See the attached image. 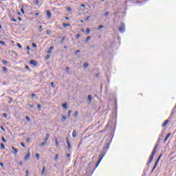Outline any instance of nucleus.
<instances>
[{
	"label": "nucleus",
	"mask_w": 176,
	"mask_h": 176,
	"mask_svg": "<svg viewBox=\"0 0 176 176\" xmlns=\"http://www.w3.org/2000/svg\"><path fill=\"white\" fill-rule=\"evenodd\" d=\"M1 149H5V144H3V143L1 144Z\"/></svg>",
	"instance_id": "72a5a7b5"
},
{
	"label": "nucleus",
	"mask_w": 176,
	"mask_h": 176,
	"mask_svg": "<svg viewBox=\"0 0 176 176\" xmlns=\"http://www.w3.org/2000/svg\"><path fill=\"white\" fill-rule=\"evenodd\" d=\"M169 122H170V120H165L164 122L162 124V126L166 127V126H167V124H168Z\"/></svg>",
	"instance_id": "0eeeda50"
},
{
	"label": "nucleus",
	"mask_w": 176,
	"mask_h": 176,
	"mask_svg": "<svg viewBox=\"0 0 176 176\" xmlns=\"http://www.w3.org/2000/svg\"><path fill=\"white\" fill-rule=\"evenodd\" d=\"M36 159H37V160H39V154L38 153H37V154H36Z\"/></svg>",
	"instance_id": "58836bf2"
},
{
	"label": "nucleus",
	"mask_w": 176,
	"mask_h": 176,
	"mask_svg": "<svg viewBox=\"0 0 176 176\" xmlns=\"http://www.w3.org/2000/svg\"><path fill=\"white\" fill-rule=\"evenodd\" d=\"M76 38H80V34H78L77 35H76Z\"/></svg>",
	"instance_id": "13d9d810"
},
{
	"label": "nucleus",
	"mask_w": 176,
	"mask_h": 176,
	"mask_svg": "<svg viewBox=\"0 0 176 176\" xmlns=\"http://www.w3.org/2000/svg\"><path fill=\"white\" fill-rule=\"evenodd\" d=\"M91 101H93V98L91 97V95L88 96V102L89 104L91 103Z\"/></svg>",
	"instance_id": "9d476101"
},
{
	"label": "nucleus",
	"mask_w": 176,
	"mask_h": 176,
	"mask_svg": "<svg viewBox=\"0 0 176 176\" xmlns=\"http://www.w3.org/2000/svg\"><path fill=\"white\" fill-rule=\"evenodd\" d=\"M71 113H72V111L71 110H69L68 113H67L68 118H69L71 116Z\"/></svg>",
	"instance_id": "bb28decb"
},
{
	"label": "nucleus",
	"mask_w": 176,
	"mask_h": 176,
	"mask_svg": "<svg viewBox=\"0 0 176 176\" xmlns=\"http://www.w3.org/2000/svg\"><path fill=\"white\" fill-rule=\"evenodd\" d=\"M72 137L73 138H75V137H76V131L74 130L73 133H72Z\"/></svg>",
	"instance_id": "a211bd4d"
},
{
	"label": "nucleus",
	"mask_w": 176,
	"mask_h": 176,
	"mask_svg": "<svg viewBox=\"0 0 176 176\" xmlns=\"http://www.w3.org/2000/svg\"><path fill=\"white\" fill-rule=\"evenodd\" d=\"M170 135H171V133H168L165 139L164 140V142H166L170 138Z\"/></svg>",
	"instance_id": "9b49d317"
},
{
	"label": "nucleus",
	"mask_w": 176,
	"mask_h": 176,
	"mask_svg": "<svg viewBox=\"0 0 176 176\" xmlns=\"http://www.w3.org/2000/svg\"><path fill=\"white\" fill-rule=\"evenodd\" d=\"M30 157H31V153L30 152H28V153L25 155V160H28V159H30Z\"/></svg>",
	"instance_id": "6e6552de"
},
{
	"label": "nucleus",
	"mask_w": 176,
	"mask_h": 176,
	"mask_svg": "<svg viewBox=\"0 0 176 176\" xmlns=\"http://www.w3.org/2000/svg\"><path fill=\"white\" fill-rule=\"evenodd\" d=\"M30 141H31V138H28L26 139V142H30Z\"/></svg>",
	"instance_id": "a18cd8bd"
},
{
	"label": "nucleus",
	"mask_w": 176,
	"mask_h": 176,
	"mask_svg": "<svg viewBox=\"0 0 176 176\" xmlns=\"http://www.w3.org/2000/svg\"><path fill=\"white\" fill-rule=\"evenodd\" d=\"M12 148V149L14 151V153H17V152H19L18 151H17V149H16L14 146H12L11 147Z\"/></svg>",
	"instance_id": "5701e85b"
},
{
	"label": "nucleus",
	"mask_w": 176,
	"mask_h": 176,
	"mask_svg": "<svg viewBox=\"0 0 176 176\" xmlns=\"http://www.w3.org/2000/svg\"><path fill=\"white\" fill-rule=\"evenodd\" d=\"M47 19H52V12L50 10H47Z\"/></svg>",
	"instance_id": "39448f33"
},
{
	"label": "nucleus",
	"mask_w": 176,
	"mask_h": 176,
	"mask_svg": "<svg viewBox=\"0 0 176 176\" xmlns=\"http://www.w3.org/2000/svg\"><path fill=\"white\" fill-rule=\"evenodd\" d=\"M16 45L18 46V47H19V49H21V47H23V46H21V45H20V43H17Z\"/></svg>",
	"instance_id": "e433bc0d"
},
{
	"label": "nucleus",
	"mask_w": 176,
	"mask_h": 176,
	"mask_svg": "<svg viewBox=\"0 0 176 176\" xmlns=\"http://www.w3.org/2000/svg\"><path fill=\"white\" fill-rule=\"evenodd\" d=\"M32 97H35V94H32Z\"/></svg>",
	"instance_id": "774afa93"
},
{
	"label": "nucleus",
	"mask_w": 176,
	"mask_h": 176,
	"mask_svg": "<svg viewBox=\"0 0 176 176\" xmlns=\"http://www.w3.org/2000/svg\"><path fill=\"white\" fill-rule=\"evenodd\" d=\"M41 107H42V106H41V104H38V105H37V108H38V109H40V108H41Z\"/></svg>",
	"instance_id": "5fc2aeb1"
},
{
	"label": "nucleus",
	"mask_w": 176,
	"mask_h": 176,
	"mask_svg": "<svg viewBox=\"0 0 176 176\" xmlns=\"http://www.w3.org/2000/svg\"><path fill=\"white\" fill-rule=\"evenodd\" d=\"M83 67H84V68L88 67H89V63H85Z\"/></svg>",
	"instance_id": "cd10ccee"
},
{
	"label": "nucleus",
	"mask_w": 176,
	"mask_h": 176,
	"mask_svg": "<svg viewBox=\"0 0 176 176\" xmlns=\"http://www.w3.org/2000/svg\"><path fill=\"white\" fill-rule=\"evenodd\" d=\"M32 45L33 47H36V45L35 43H33Z\"/></svg>",
	"instance_id": "6e6d98bb"
},
{
	"label": "nucleus",
	"mask_w": 176,
	"mask_h": 176,
	"mask_svg": "<svg viewBox=\"0 0 176 176\" xmlns=\"http://www.w3.org/2000/svg\"><path fill=\"white\" fill-rule=\"evenodd\" d=\"M0 166H1V167H3V163L1 162Z\"/></svg>",
	"instance_id": "69168bd1"
},
{
	"label": "nucleus",
	"mask_w": 176,
	"mask_h": 176,
	"mask_svg": "<svg viewBox=\"0 0 176 176\" xmlns=\"http://www.w3.org/2000/svg\"><path fill=\"white\" fill-rule=\"evenodd\" d=\"M3 116L4 118H8V114H7L6 113H4L3 114Z\"/></svg>",
	"instance_id": "c03bdc74"
},
{
	"label": "nucleus",
	"mask_w": 176,
	"mask_h": 176,
	"mask_svg": "<svg viewBox=\"0 0 176 176\" xmlns=\"http://www.w3.org/2000/svg\"><path fill=\"white\" fill-rule=\"evenodd\" d=\"M157 163L158 162H155V164H154V166L153 167L151 173H153V171H155V169L156 168V167H157Z\"/></svg>",
	"instance_id": "ddd939ff"
},
{
	"label": "nucleus",
	"mask_w": 176,
	"mask_h": 176,
	"mask_svg": "<svg viewBox=\"0 0 176 176\" xmlns=\"http://www.w3.org/2000/svg\"><path fill=\"white\" fill-rule=\"evenodd\" d=\"M25 68L26 69H30V67H28V65H25Z\"/></svg>",
	"instance_id": "338daca9"
},
{
	"label": "nucleus",
	"mask_w": 176,
	"mask_h": 176,
	"mask_svg": "<svg viewBox=\"0 0 176 176\" xmlns=\"http://www.w3.org/2000/svg\"><path fill=\"white\" fill-rule=\"evenodd\" d=\"M78 53H80V50H76V51L75 52V54H78Z\"/></svg>",
	"instance_id": "8fccbe9b"
},
{
	"label": "nucleus",
	"mask_w": 176,
	"mask_h": 176,
	"mask_svg": "<svg viewBox=\"0 0 176 176\" xmlns=\"http://www.w3.org/2000/svg\"><path fill=\"white\" fill-rule=\"evenodd\" d=\"M3 72H8V68H6V67H3Z\"/></svg>",
	"instance_id": "2f4dec72"
},
{
	"label": "nucleus",
	"mask_w": 176,
	"mask_h": 176,
	"mask_svg": "<svg viewBox=\"0 0 176 176\" xmlns=\"http://www.w3.org/2000/svg\"><path fill=\"white\" fill-rule=\"evenodd\" d=\"M65 71L67 72V73H69V67H67L65 68Z\"/></svg>",
	"instance_id": "4c0bfd02"
},
{
	"label": "nucleus",
	"mask_w": 176,
	"mask_h": 176,
	"mask_svg": "<svg viewBox=\"0 0 176 176\" xmlns=\"http://www.w3.org/2000/svg\"><path fill=\"white\" fill-rule=\"evenodd\" d=\"M54 160H58V154H56Z\"/></svg>",
	"instance_id": "a878e982"
},
{
	"label": "nucleus",
	"mask_w": 176,
	"mask_h": 176,
	"mask_svg": "<svg viewBox=\"0 0 176 176\" xmlns=\"http://www.w3.org/2000/svg\"><path fill=\"white\" fill-rule=\"evenodd\" d=\"M2 63H3V64H4V65H8V61L3 60Z\"/></svg>",
	"instance_id": "7c9ffc66"
},
{
	"label": "nucleus",
	"mask_w": 176,
	"mask_h": 176,
	"mask_svg": "<svg viewBox=\"0 0 176 176\" xmlns=\"http://www.w3.org/2000/svg\"><path fill=\"white\" fill-rule=\"evenodd\" d=\"M46 32H47V35H50L52 32L50 31V30H47Z\"/></svg>",
	"instance_id": "f704fd0d"
},
{
	"label": "nucleus",
	"mask_w": 176,
	"mask_h": 176,
	"mask_svg": "<svg viewBox=\"0 0 176 176\" xmlns=\"http://www.w3.org/2000/svg\"><path fill=\"white\" fill-rule=\"evenodd\" d=\"M162 154H160L155 162L159 163V162L160 161V159H162Z\"/></svg>",
	"instance_id": "dca6fc26"
},
{
	"label": "nucleus",
	"mask_w": 176,
	"mask_h": 176,
	"mask_svg": "<svg viewBox=\"0 0 176 176\" xmlns=\"http://www.w3.org/2000/svg\"><path fill=\"white\" fill-rule=\"evenodd\" d=\"M21 13H23V14H24V9L21 8Z\"/></svg>",
	"instance_id": "4d7b16f0"
},
{
	"label": "nucleus",
	"mask_w": 176,
	"mask_h": 176,
	"mask_svg": "<svg viewBox=\"0 0 176 176\" xmlns=\"http://www.w3.org/2000/svg\"><path fill=\"white\" fill-rule=\"evenodd\" d=\"M47 53L48 54H50V53H52V51H51L50 50H49L47 52Z\"/></svg>",
	"instance_id": "bf43d9fd"
},
{
	"label": "nucleus",
	"mask_w": 176,
	"mask_h": 176,
	"mask_svg": "<svg viewBox=\"0 0 176 176\" xmlns=\"http://www.w3.org/2000/svg\"><path fill=\"white\" fill-rule=\"evenodd\" d=\"M46 60H49L50 58V55H47L45 56Z\"/></svg>",
	"instance_id": "79ce46f5"
},
{
	"label": "nucleus",
	"mask_w": 176,
	"mask_h": 176,
	"mask_svg": "<svg viewBox=\"0 0 176 176\" xmlns=\"http://www.w3.org/2000/svg\"><path fill=\"white\" fill-rule=\"evenodd\" d=\"M51 85H52V87L53 88H54V83L51 82Z\"/></svg>",
	"instance_id": "680f3d73"
},
{
	"label": "nucleus",
	"mask_w": 176,
	"mask_h": 176,
	"mask_svg": "<svg viewBox=\"0 0 176 176\" xmlns=\"http://www.w3.org/2000/svg\"><path fill=\"white\" fill-rule=\"evenodd\" d=\"M63 27H65V28H67V27H71V24H69V23H63Z\"/></svg>",
	"instance_id": "6ab92c4d"
},
{
	"label": "nucleus",
	"mask_w": 176,
	"mask_h": 176,
	"mask_svg": "<svg viewBox=\"0 0 176 176\" xmlns=\"http://www.w3.org/2000/svg\"><path fill=\"white\" fill-rule=\"evenodd\" d=\"M26 120H28V122H30V120H31V119L28 116H26Z\"/></svg>",
	"instance_id": "09e8293b"
},
{
	"label": "nucleus",
	"mask_w": 176,
	"mask_h": 176,
	"mask_svg": "<svg viewBox=\"0 0 176 176\" xmlns=\"http://www.w3.org/2000/svg\"><path fill=\"white\" fill-rule=\"evenodd\" d=\"M2 141L3 142H6V139H5L4 137H2Z\"/></svg>",
	"instance_id": "49530a36"
},
{
	"label": "nucleus",
	"mask_w": 176,
	"mask_h": 176,
	"mask_svg": "<svg viewBox=\"0 0 176 176\" xmlns=\"http://www.w3.org/2000/svg\"><path fill=\"white\" fill-rule=\"evenodd\" d=\"M157 163L158 162H155V164H154V166L153 167L151 173H153V171H155V169L156 168V167H157Z\"/></svg>",
	"instance_id": "4468645a"
},
{
	"label": "nucleus",
	"mask_w": 176,
	"mask_h": 176,
	"mask_svg": "<svg viewBox=\"0 0 176 176\" xmlns=\"http://www.w3.org/2000/svg\"><path fill=\"white\" fill-rule=\"evenodd\" d=\"M35 16H36V17H38V16H39V12L36 13V14H35Z\"/></svg>",
	"instance_id": "e2e57ef3"
},
{
	"label": "nucleus",
	"mask_w": 176,
	"mask_h": 176,
	"mask_svg": "<svg viewBox=\"0 0 176 176\" xmlns=\"http://www.w3.org/2000/svg\"><path fill=\"white\" fill-rule=\"evenodd\" d=\"M119 31L121 32V34H123L124 31H126V25H124V23H122L119 27Z\"/></svg>",
	"instance_id": "f03ea898"
},
{
	"label": "nucleus",
	"mask_w": 176,
	"mask_h": 176,
	"mask_svg": "<svg viewBox=\"0 0 176 176\" xmlns=\"http://www.w3.org/2000/svg\"><path fill=\"white\" fill-rule=\"evenodd\" d=\"M100 156H101V157L100 158L99 161L96 164L95 168H97L98 167V164H100V163H101V160H102V157H104V156H105V153H102V155H100Z\"/></svg>",
	"instance_id": "20e7f679"
},
{
	"label": "nucleus",
	"mask_w": 176,
	"mask_h": 176,
	"mask_svg": "<svg viewBox=\"0 0 176 176\" xmlns=\"http://www.w3.org/2000/svg\"><path fill=\"white\" fill-rule=\"evenodd\" d=\"M53 49H54V46H51L50 47V50H53Z\"/></svg>",
	"instance_id": "603ef678"
},
{
	"label": "nucleus",
	"mask_w": 176,
	"mask_h": 176,
	"mask_svg": "<svg viewBox=\"0 0 176 176\" xmlns=\"http://www.w3.org/2000/svg\"><path fill=\"white\" fill-rule=\"evenodd\" d=\"M45 171H46V168L43 166L41 171V175H45Z\"/></svg>",
	"instance_id": "f8f14e48"
},
{
	"label": "nucleus",
	"mask_w": 176,
	"mask_h": 176,
	"mask_svg": "<svg viewBox=\"0 0 176 176\" xmlns=\"http://www.w3.org/2000/svg\"><path fill=\"white\" fill-rule=\"evenodd\" d=\"M109 12H106L104 13V16H109Z\"/></svg>",
	"instance_id": "de8ad7c7"
},
{
	"label": "nucleus",
	"mask_w": 176,
	"mask_h": 176,
	"mask_svg": "<svg viewBox=\"0 0 176 176\" xmlns=\"http://www.w3.org/2000/svg\"><path fill=\"white\" fill-rule=\"evenodd\" d=\"M111 146V140H109L105 144L104 147V151L107 152L108 149H109V146Z\"/></svg>",
	"instance_id": "7ed1b4c3"
},
{
	"label": "nucleus",
	"mask_w": 176,
	"mask_h": 176,
	"mask_svg": "<svg viewBox=\"0 0 176 176\" xmlns=\"http://www.w3.org/2000/svg\"><path fill=\"white\" fill-rule=\"evenodd\" d=\"M66 142L67 144V148L71 149V143L69 142V140H68V138H66Z\"/></svg>",
	"instance_id": "423d86ee"
},
{
	"label": "nucleus",
	"mask_w": 176,
	"mask_h": 176,
	"mask_svg": "<svg viewBox=\"0 0 176 176\" xmlns=\"http://www.w3.org/2000/svg\"><path fill=\"white\" fill-rule=\"evenodd\" d=\"M0 129H1L3 131H5V129H3V126H1Z\"/></svg>",
	"instance_id": "052dcab7"
},
{
	"label": "nucleus",
	"mask_w": 176,
	"mask_h": 176,
	"mask_svg": "<svg viewBox=\"0 0 176 176\" xmlns=\"http://www.w3.org/2000/svg\"><path fill=\"white\" fill-rule=\"evenodd\" d=\"M30 64H31L32 65H38V62H36V61L34 60H30Z\"/></svg>",
	"instance_id": "1a4fd4ad"
},
{
	"label": "nucleus",
	"mask_w": 176,
	"mask_h": 176,
	"mask_svg": "<svg viewBox=\"0 0 176 176\" xmlns=\"http://www.w3.org/2000/svg\"><path fill=\"white\" fill-rule=\"evenodd\" d=\"M62 107L64 108V109H67V108H68V105L67 104V103H63L62 104Z\"/></svg>",
	"instance_id": "f3484780"
},
{
	"label": "nucleus",
	"mask_w": 176,
	"mask_h": 176,
	"mask_svg": "<svg viewBox=\"0 0 176 176\" xmlns=\"http://www.w3.org/2000/svg\"><path fill=\"white\" fill-rule=\"evenodd\" d=\"M67 12H71V10H72V8H71V7H67Z\"/></svg>",
	"instance_id": "c9c22d12"
},
{
	"label": "nucleus",
	"mask_w": 176,
	"mask_h": 176,
	"mask_svg": "<svg viewBox=\"0 0 176 176\" xmlns=\"http://www.w3.org/2000/svg\"><path fill=\"white\" fill-rule=\"evenodd\" d=\"M45 145H46V142H43L41 143L40 146H45Z\"/></svg>",
	"instance_id": "c85d7f7f"
},
{
	"label": "nucleus",
	"mask_w": 176,
	"mask_h": 176,
	"mask_svg": "<svg viewBox=\"0 0 176 176\" xmlns=\"http://www.w3.org/2000/svg\"><path fill=\"white\" fill-rule=\"evenodd\" d=\"M0 45L2 46H6V43H5V41H0Z\"/></svg>",
	"instance_id": "b1692460"
},
{
	"label": "nucleus",
	"mask_w": 176,
	"mask_h": 176,
	"mask_svg": "<svg viewBox=\"0 0 176 176\" xmlns=\"http://www.w3.org/2000/svg\"><path fill=\"white\" fill-rule=\"evenodd\" d=\"M64 41H65V37H63L61 41H60V43L63 44L64 43Z\"/></svg>",
	"instance_id": "473e14b6"
},
{
	"label": "nucleus",
	"mask_w": 176,
	"mask_h": 176,
	"mask_svg": "<svg viewBox=\"0 0 176 176\" xmlns=\"http://www.w3.org/2000/svg\"><path fill=\"white\" fill-rule=\"evenodd\" d=\"M156 148H157V144H156L153 151L152 152L151 155H150L149 160L147 162V164H151V163H152V160H153V157H155V153H156Z\"/></svg>",
	"instance_id": "f257e3e1"
},
{
	"label": "nucleus",
	"mask_w": 176,
	"mask_h": 176,
	"mask_svg": "<svg viewBox=\"0 0 176 176\" xmlns=\"http://www.w3.org/2000/svg\"><path fill=\"white\" fill-rule=\"evenodd\" d=\"M78 115H79V112L75 111V113H74V118H77Z\"/></svg>",
	"instance_id": "c756f323"
},
{
	"label": "nucleus",
	"mask_w": 176,
	"mask_h": 176,
	"mask_svg": "<svg viewBox=\"0 0 176 176\" xmlns=\"http://www.w3.org/2000/svg\"><path fill=\"white\" fill-rule=\"evenodd\" d=\"M80 6H81V8H86V5H85V4H81Z\"/></svg>",
	"instance_id": "864d4df0"
},
{
	"label": "nucleus",
	"mask_w": 176,
	"mask_h": 176,
	"mask_svg": "<svg viewBox=\"0 0 176 176\" xmlns=\"http://www.w3.org/2000/svg\"><path fill=\"white\" fill-rule=\"evenodd\" d=\"M90 39H91V37H90V36H88L85 40V43H87V42L90 41Z\"/></svg>",
	"instance_id": "412c9836"
},
{
	"label": "nucleus",
	"mask_w": 176,
	"mask_h": 176,
	"mask_svg": "<svg viewBox=\"0 0 176 176\" xmlns=\"http://www.w3.org/2000/svg\"><path fill=\"white\" fill-rule=\"evenodd\" d=\"M21 146H23V148H25V145L23 142L21 143Z\"/></svg>",
	"instance_id": "3c124183"
},
{
	"label": "nucleus",
	"mask_w": 176,
	"mask_h": 176,
	"mask_svg": "<svg viewBox=\"0 0 176 176\" xmlns=\"http://www.w3.org/2000/svg\"><path fill=\"white\" fill-rule=\"evenodd\" d=\"M29 172L28 170H26V176H28Z\"/></svg>",
	"instance_id": "0e129e2a"
},
{
	"label": "nucleus",
	"mask_w": 176,
	"mask_h": 176,
	"mask_svg": "<svg viewBox=\"0 0 176 176\" xmlns=\"http://www.w3.org/2000/svg\"><path fill=\"white\" fill-rule=\"evenodd\" d=\"M90 28H87V30H86V34L87 35H89L90 34Z\"/></svg>",
	"instance_id": "393cba45"
},
{
	"label": "nucleus",
	"mask_w": 176,
	"mask_h": 176,
	"mask_svg": "<svg viewBox=\"0 0 176 176\" xmlns=\"http://www.w3.org/2000/svg\"><path fill=\"white\" fill-rule=\"evenodd\" d=\"M49 137H50V135H49V133L46 134V137L44 139V141H48L49 140Z\"/></svg>",
	"instance_id": "2eb2a0df"
},
{
	"label": "nucleus",
	"mask_w": 176,
	"mask_h": 176,
	"mask_svg": "<svg viewBox=\"0 0 176 176\" xmlns=\"http://www.w3.org/2000/svg\"><path fill=\"white\" fill-rule=\"evenodd\" d=\"M86 21H89L90 20V16H88L86 19H85Z\"/></svg>",
	"instance_id": "a19ab883"
},
{
	"label": "nucleus",
	"mask_w": 176,
	"mask_h": 176,
	"mask_svg": "<svg viewBox=\"0 0 176 176\" xmlns=\"http://www.w3.org/2000/svg\"><path fill=\"white\" fill-rule=\"evenodd\" d=\"M35 5H39V0H36Z\"/></svg>",
	"instance_id": "37998d69"
},
{
	"label": "nucleus",
	"mask_w": 176,
	"mask_h": 176,
	"mask_svg": "<svg viewBox=\"0 0 176 176\" xmlns=\"http://www.w3.org/2000/svg\"><path fill=\"white\" fill-rule=\"evenodd\" d=\"M55 142H56L55 146L56 147H58V140H57V138H55Z\"/></svg>",
	"instance_id": "aec40b11"
},
{
	"label": "nucleus",
	"mask_w": 176,
	"mask_h": 176,
	"mask_svg": "<svg viewBox=\"0 0 176 176\" xmlns=\"http://www.w3.org/2000/svg\"><path fill=\"white\" fill-rule=\"evenodd\" d=\"M101 28H104V25H99V27L98 28V29H99V30H101Z\"/></svg>",
	"instance_id": "ea45409f"
},
{
	"label": "nucleus",
	"mask_w": 176,
	"mask_h": 176,
	"mask_svg": "<svg viewBox=\"0 0 176 176\" xmlns=\"http://www.w3.org/2000/svg\"><path fill=\"white\" fill-rule=\"evenodd\" d=\"M61 120H62L63 122H65V120H67V116H63Z\"/></svg>",
	"instance_id": "4be33fe9"
}]
</instances>
